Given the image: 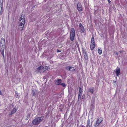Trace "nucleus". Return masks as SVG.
<instances>
[{
  "instance_id": "f257e3e1",
  "label": "nucleus",
  "mask_w": 127,
  "mask_h": 127,
  "mask_svg": "<svg viewBox=\"0 0 127 127\" xmlns=\"http://www.w3.org/2000/svg\"><path fill=\"white\" fill-rule=\"evenodd\" d=\"M75 37V31L73 28H71L70 31L69 38L71 41L73 40Z\"/></svg>"
},
{
  "instance_id": "f03ea898",
  "label": "nucleus",
  "mask_w": 127,
  "mask_h": 127,
  "mask_svg": "<svg viewBox=\"0 0 127 127\" xmlns=\"http://www.w3.org/2000/svg\"><path fill=\"white\" fill-rule=\"evenodd\" d=\"M50 68L49 66H40V73L43 72L44 71H46L48 69H50Z\"/></svg>"
},
{
  "instance_id": "7ed1b4c3",
  "label": "nucleus",
  "mask_w": 127,
  "mask_h": 127,
  "mask_svg": "<svg viewBox=\"0 0 127 127\" xmlns=\"http://www.w3.org/2000/svg\"><path fill=\"white\" fill-rule=\"evenodd\" d=\"M3 43L0 44V50L1 55L2 56H4V49L5 44L4 42Z\"/></svg>"
},
{
  "instance_id": "20e7f679",
  "label": "nucleus",
  "mask_w": 127,
  "mask_h": 127,
  "mask_svg": "<svg viewBox=\"0 0 127 127\" xmlns=\"http://www.w3.org/2000/svg\"><path fill=\"white\" fill-rule=\"evenodd\" d=\"M40 123V118L38 117L34 119L32 121L33 124L34 125H37Z\"/></svg>"
},
{
  "instance_id": "39448f33",
  "label": "nucleus",
  "mask_w": 127,
  "mask_h": 127,
  "mask_svg": "<svg viewBox=\"0 0 127 127\" xmlns=\"http://www.w3.org/2000/svg\"><path fill=\"white\" fill-rule=\"evenodd\" d=\"M19 25L18 26V29L22 31L23 30L24 25L25 24V23L24 22L22 23L21 22H19Z\"/></svg>"
},
{
  "instance_id": "423d86ee",
  "label": "nucleus",
  "mask_w": 127,
  "mask_h": 127,
  "mask_svg": "<svg viewBox=\"0 0 127 127\" xmlns=\"http://www.w3.org/2000/svg\"><path fill=\"white\" fill-rule=\"evenodd\" d=\"M77 8L79 11H82V6L80 3H78L77 5Z\"/></svg>"
},
{
  "instance_id": "0eeeda50",
  "label": "nucleus",
  "mask_w": 127,
  "mask_h": 127,
  "mask_svg": "<svg viewBox=\"0 0 127 127\" xmlns=\"http://www.w3.org/2000/svg\"><path fill=\"white\" fill-rule=\"evenodd\" d=\"M25 15L22 14L20 19L19 22H21L25 23Z\"/></svg>"
},
{
  "instance_id": "6e6552de",
  "label": "nucleus",
  "mask_w": 127,
  "mask_h": 127,
  "mask_svg": "<svg viewBox=\"0 0 127 127\" xmlns=\"http://www.w3.org/2000/svg\"><path fill=\"white\" fill-rule=\"evenodd\" d=\"M120 72V69L119 67H117L116 69L114 70V73H115L117 76H118L119 75Z\"/></svg>"
},
{
  "instance_id": "1a4fd4ad",
  "label": "nucleus",
  "mask_w": 127,
  "mask_h": 127,
  "mask_svg": "<svg viewBox=\"0 0 127 127\" xmlns=\"http://www.w3.org/2000/svg\"><path fill=\"white\" fill-rule=\"evenodd\" d=\"M65 68L67 70L72 71H74L75 70L74 67L70 66H67Z\"/></svg>"
},
{
  "instance_id": "9d476101",
  "label": "nucleus",
  "mask_w": 127,
  "mask_h": 127,
  "mask_svg": "<svg viewBox=\"0 0 127 127\" xmlns=\"http://www.w3.org/2000/svg\"><path fill=\"white\" fill-rule=\"evenodd\" d=\"M79 27L80 28V30L81 32L82 33H83L85 31V30L84 26L81 23L79 24Z\"/></svg>"
},
{
  "instance_id": "9b49d317",
  "label": "nucleus",
  "mask_w": 127,
  "mask_h": 127,
  "mask_svg": "<svg viewBox=\"0 0 127 127\" xmlns=\"http://www.w3.org/2000/svg\"><path fill=\"white\" fill-rule=\"evenodd\" d=\"M92 122L91 123L90 119H88L87 121L86 127H92Z\"/></svg>"
},
{
  "instance_id": "f8f14e48",
  "label": "nucleus",
  "mask_w": 127,
  "mask_h": 127,
  "mask_svg": "<svg viewBox=\"0 0 127 127\" xmlns=\"http://www.w3.org/2000/svg\"><path fill=\"white\" fill-rule=\"evenodd\" d=\"M62 80L61 79H58L55 80V84L57 85H59L61 84Z\"/></svg>"
},
{
  "instance_id": "ddd939ff",
  "label": "nucleus",
  "mask_w": 127,
  "mask_h": 127,
  "mask_svg": "<svg viewBox=\"0 0 127 127\" xmlns=\"http://www.w3.org/2000/svg\"><path fill=\"white\" fill-rule=\"evenodd\" d=\"M90 49L92 50H93L94 48L95 47V43H90Z\"/></svg>"
},
{
  "instance_id": "4468645a",
  "label": "nucleus",
  "mask_w": 127,
  "mask_h": 127,
  "mask_svg": "<svg viewBox=\"0 0 127 127\" xmlns=\"http://www.w3.org/2000/svg\"><path fill=\"white\" fill-rule=\"evenodd\" d=\"M88 91L90 93L93 94L94 92V88L92 87V88H89L88 89Z\"/></svg>"
},
{
  "instance_id": "2eb2a0df",
  "label": "nucleus",
  "mask_w": 127,
  "mask_h": 127,
  "mask_svg": "<svg viewBox=\"0 0 127 127\" xmlns=\"http://www.w3.org/2000/svg\"><path fill=\"white\" fill-rule=\"evenodd\" d=\"M103 120V118L102 117H100L98 119H97L96 121L98 122L99 124L102 123Z\"/></svg>"
},
{
  "instance_id": "dca6fc26",
  "label": "nucleus",
  "mask_w": 127,
  "mask_h": 127,
  "mask_svg": "<svg viewBox=\"0 0 127 127\" xmlns=\"http://www.w3.org/2000/svg\"><path fill=\"white\" fill-rule=\"evenodd\" d=\"M17 110L16 108H14L12 110L11 113V114H13L14 113L17 111Z\"/></svg>"
},
{
  "instance_id": "f3484780",
  "label": "nucleus",
  "mask_w": 127,
  "mask_h": 127,
  "mask_svg": "<svg viewBox=\"0 0 127 127\" xmlns=\"http://www.w3.org/2000/svg\"><path fill=\"white\" fill-rule=\"evenodd\" d=\"M95 43L94 41V37L93 35L91 39V43Z\"/></svg>"
},
{
  "instance_id": "a211bd4d",
  "label": "nucleus",
  "mask_w": 127,
  "mask_h": 127,
  "mask_svg": "<svg viewBox=\"0 0 127 127\" xmlns=\"http://www.w3.org/2000/svg\"><path fill=\"white\" fill-rule=\"evenodd\" d=\"M3 42H4V43H5V39L3 38L2 37V38L1 39L0 44H2V43H3Z\"/></svg>"
},
{
  "instance_id": "6ab92c4d",
  "label": "nucleus",
  "mask_w": 127,
  "mask_h": 127,
  "mask_svg": "<svg viewBox=\"0 0 127 127\" xmlns=\"http://www.w3.org/2000/svg\"><path fill=\"white\" fill-rule=\"evenodd\" d=\"M99 124L98 123V122L96 121L95 122V123L94 125V127H97L98 126H99Z\"/></svg>"
},
{
  "instance_id": "aec40b11",
  "label": "nucleus",
  "mask_w": 127,
  "mask_h": 127,
  "mask_svg": "<svg viewBox=\"0 0 127 127\" xmlns=\"http://www.w3.org/2000/svg\"><path fill=\"white\" fill-rule=\"evenodd\" d=\"M98 51L99 54H101L102 53V50L100 48H98Z\"/></svg>"
},
{
  "instance_id": "412c9836",
  "label": "nucleus",
  "mask_w": 127,
  "mask_h": 127,
  "mask_svg": "<svg viewBox=\"0 0 127 127\" xmlns=\"http://www.w3.org/2000/svg\"><path fill=\"white\" fill-rule=\"evenodd\" d=\"M83 53L84 54V56H87V53L85 50H83Z\"/></svg>"
},
{
  "instance_id": "4be33fe9",
  "label": "nucleus",
  "mask_w": 127,
  "mask_h": 127,
  "mask_svg": "<svg viewBox=\"0 0 127 127\" xmlns=\"http://www.w3.org/2000/svg\"><path fill=\"white\" fill-rule=\"evenodd\" d=\"M36 72H38L40 71V66L38 67L36 69Z\"/></svg>"
},
{
  "instance_id": "5701e85b",
  "label": "nucleus",
  "mask_w": 127,
  "mask_h": 127,
  "mask_svg": "<svg viewBox=\"0 0 127 127\" xmlns=\"http://www.w3.org/2000/svg\"><path fill=\"white\" fill-rule=\"evenodd\" d=\"M60 85L63 86V87H65L66 86V85L65 84H64L63 83H61V84H60Z\"/></svg>"
},
{
  "instance_id": "b1692460",
  "label": "nucleus",
  "mask_w": 127,
  "mask_h": 127,
  "mask_svg": "<svg viewBox=\"0 0 127 127\" xmlns=\"http://www.w3.org/2000/svg\"><path fill=\"white\" fill-rule=\"evenodd\" d=\"M35 91L34 90H33L32 91V94L33 95H35Z\"/></svg>"
},
{
  "instance_id": "393cba45",
  "label": "nucleus",
  "mask_w": 127,
  "mask_h": 127,
  "mask_svg": "<svg viewBox=\"0 0 127 127\" xmlns=\"http://www.w3.org/2000/svg\"><path fill=\"white\" fill-rule=\"evenodd\" d=\"M0 7L1 10L3 8V3H0Z\"/></svg>"
},
{
  "instance_id": "a878e982",
  "label": "nucleus",
  "mask_w": 127,
  "mask_h": 127,
  "mask_svg": "<svg viewBox=\"0 0 127 127\" xmlns=\"http://www.w3.org/2000/svg\"><path fill=\"white\" fill-rule=\"evenodd\" d=\"M82 95V93H79L78 96V99L79 98H80Z\"/></svg>"
},
{
  "instance_id": "bb28decb",
  "label": "nucleus",
  "mask_w": 127,
  "mask_h": 127,
  "mask_svg": "<svg viewBox=\"0 0 127 127\" xmlns=\"http://www.w3.org/2000/svg\"><path fill=\"white\" fill-rule=\"evenodd\" d=\"M82 90L81 88L80 87L79 91V93H82Z\"/></svg>"
},
{
  "instance_id": "cd10ccee",
  "label": "nucleus",
  "mask_w": 127,
  "mask_h": 127,
  "mask_svg": "<svg viewBox=\"0 0 127 127\" xmlns=\"http://www.w3.org/2000/svg\"><path fill=\"white\" fill-rule=\"evenodd\" d=\"M30 116V115L29 114H28V116L26 117V120H27L28 119V117L29 116Z\"/></svg>"
},
{
  "instance_id": "c85d7f7f",
  "label": "nucleus",
  "mask_w": 127,
  "mask_h": 127,
  "mask_svg": "<svg viewBox=\"0 0 127 127\" xmlns=\"http://www.w3.org/2000/svg\"><path fill=\"white\" fill-rule=\"evenodd\" d=\"M84 56L86 60H87L88 59V56Z\"/></svg>"
},
{
  "instance_id": "c756f323",
  "label": "nucleus",
  "mask_w": 127,
  "mask_h": 127,
  "mask_svg": "<svg viewBox=\"0 0 127 127\" xmlns=\"http://www.w3.org/2000/svg\"><path fill=\"white\" fill-rule=\"evenodd\" d=\"M15 95L16 96H18V93H17L16 92H15Z\"/></svg>"
},
{
  "instance_id": "7c9ffc66",
  "label": "nucleus",
  "mask_w": 127,
  "mask_h": 127,
  "mask_svg": "<svg viewBox=\"0 0 127 127\" xmlns=\"http://www.w3.org/2000/svg\"><path fill=\"white\" fill-rule=\"evenodd\" d=\"M61 50H59L57 49V52H61Z\"/></svg>"
},
{
  "instance_id": "2f4dec72",
  "label": "nucleus",
  "mask_w": 127,
  "mask_h": 127,
  "mask_svg": "<svg viewBox=\"0 0 127 127\" xmlns=\"http://www.w3.org/2000/svg\"><path fill=\"white\" fill-rule=\"evenodd\" d=\"M82 98L83 99H85V96H84V95H82Z\"/></svg>"
},
{
  "instance_id": "473e14b6",
  "label": "nucleus",
  "mask_w": 127,
  "mask_h": 127,
  "mask_svg": "<svg viewBox=\"0 0 127 127\" xmlns=\"http://www.w3.org/2000/svg\"><path fill=\"white\" fill-rule=\"evenodd\" d=\"M108 0V3H111V1H110V0Z\"/></svg>"
},
{
  "instance_id": "72a5a7b5",
  "label": "nucleus",
  "mask_w": 127,
  "mask_h": 127,
  "mask_svg": "<svg viewBox=\"0 0 127 127\" xmlns=\"http://www.w3.org/2000/svg\"><path fill=\"white\" fill-rule=\"evenodd\" d=\"M116 81H113V83H116Z\"/></svg>"
},
{
  "instance_id": "f704fd0d",
  "label": "nucleus",
  "mask_w": 127,
  "mask_h": 127,
  "mask_svg": "<svg viewBox=\"0 0 127 127\" xmlns=\"http://www.w3.org/2000/svg\"><path fill=\"white\" fill-rule=\"evenodd\" d=\"M82 127H85V126L84 125H82Z\"/></svg>"
},
{
  "instance_id": "c9c22d12",
  "label": "nucleus",
  "mask_w": 127,
  "mask_h": 127,
  "mask_svg": "<svg viewBox=\"0 0 127 127\" xmlns=\"http://www.w3.org/2000/svg\"><path fill=\"white\" fill-rule=\"evenodd\" d=\"M41 118H42V117H40V121H41Z\"/></svg>"
}]
</instances>
